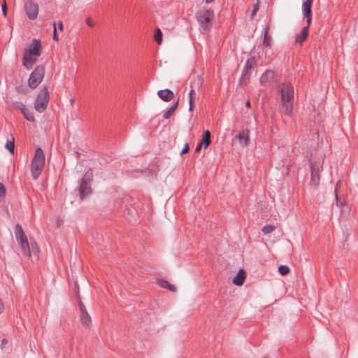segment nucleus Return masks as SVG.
<instances>
[{
  "instance_id": "1",
  "label": "nucleus",
  "mask_w": 358,
  "mask_h": 358,
  "mask_svg": "<svg viewBox=\"0 0 358 358\" xmlns=\"http://www.w3.org/2000/svg\"><path fill=\"white\" fill-rule=\"evenodd\" d=\"M281 98V110L284 115L290 116L293 112L294 90L293 86L287 83L280 86Z\"/></svg>"
},
{
  "instance_id": "2",
  "label": "nucleus",
  "mask_w": 358,
  "mask_h": 358,
  "mask_svg": "<svg viewBox=\"0 0 358 358\" xmlns=\"http://www.w3.org/2000/svg\"><path fill=\"white\" fill-rule=\"evenodd\" d=\"M45 164V156L41 148H38L31 164V176L37 179L41 175Z\"/></svg>"
},
{
  "instance_id": "3",
  "label": "nucleus",
  "mask_w": 358,
  "mask_h": 358,
  "mask_svg": "<svg viewBox=\"0 0 358 358\" xmlns=\"http://www.w3.org/2000/svg\"><path fill=\"white\" fill-rule=\"evenodd\" d=\"M50 94L47 87H43L39 91L34 103V109L38 113H43L48 107Z\"/></svg>"
},
{
  "instance_id": "4",
  "label": "nucleus",
  "mask_w": 358,
  "mask_h": 358,
  "mask_svg": "<svg viewBox=\"0 0 358 358\" xmlns=\"http://www.w3.org/2000/svg\"><path fill=\"white\" fill-rule=\"evenodd\" d=\"M14 231L16 240L20 245L24 255L28 257L31 256L29 244L22 227L19 224H17L15 227Z\"/></svg>"
},
{
  "instance_id": "5",
  "label": "nucleus",
  "mask_w": 358,
  "mask_h": 358,
  "mask_svg": "<svg viewBox=\"0 0 358 358\" xmlns=\"http://www.w3.org/2000/svg\"><path fill=\"white\" fill-rule=\"evenodd\" d=\"M197 20L204 31H210L212 27V22L214 18V13L211 10H206L197 13Z\"/></svg>"
},
{
  "instance_id": "6",
  "label": "nucleus",
  "mask_w": 358,
  "mask_h": 358,
  "mask_svg": "<svg viewBox=\"0 0 358 358\" xmlns=\"http://www.w3.org/2000/svg\"><path fill=\"white\" fill-rule=\"evenodd\" d=\"M45 74V69L43 66H38L30 74L28 80L29 87L34 90L36 89L42 82Z\"/></svg>"
},
{
  "instance_id": "7",
  "label": "nucleus",
  "mask_w": 358,
  "mask_h": 358,
  "mask_svg": "<svg viewBox=\"0 0 358 358\" xmlns=\"http://www.w3.org/2000/svg\"><path fill=\"white\" fill-rule=\"evenodd\" d=\"M92 179V171L91 169L88 170L84 177L82 178L79 187V195L81 199H83L86 196L89 195L91 192L90 182Z\"/></svg>"
},
{
  "instance_id": "8",
  "label": "nucleus",
  "mask_w": 358,
  "mask_h": 358,
  "mask_svg": "<svg viewBox=\"0 0 358 358\" xmlns=\"http://www.w3.org/2000/svg\"><path fill=\"white\" fill-rule=\"evenodd\" d=\"M310 167L311 172L310 185L313 187H317L320 180V172L322 170V166L320 164H313L310 162Z\"/></svg>"
},
{
  "instance_id": "9",
  "label": "nucleus",
  "mask_w": 358,
  "mask_h": 358,
  "mask_svg": "<svg viewBox=\"0 0 358 358\" xmlns=\"http://www.w3.org/2000/svg\"><path fill=\"white\" fill-rule=\"evenodd\" d=\"M24 52L39 57L41 52V41L36 38L33 39L29 47L25 48Z\"/></svg>"
},
{
  "instance_id": "10",
  "label": "nucleus",
  "mask_w": 358,
  "mask_h": 358,
  "mask_svg": "<svg viewBox=\"0 0 358 358\" xmlns=\"http://www.w3.org/2000/svg\"><path fill=\"white\" fill-rule=\"evenodd\" d=\"M24 8L26 14L30 20H34L36 19L38 14V7L36 3L29 1L25 3Z\"/></svg>"
},
{
  "instance_id": "11",
  "label": "nucleus",
  "mask_w": 358,
  "mask_h": 358,
  "mask_svg": "<svg viewBox=\"0 0 358 358\" xmlns=\"http://www.w3.org/2000/svg\"><path fill=\"white\" fill-rule=\"evenodd\" d=\"M38 58V57H35L32 55H29L28 53L24 52L22 57L23 66L27 70L31 69L34 64L36 62Z\"/></svg>"
},
{
  "instance_id": "12",
  "label": "nucleus",
  "mask_w": 358,
  "mask_h": 358,
  "mask_svg": "<svg viewBox=\"0 0 358 358\" xmlns=\"http://www.w3.org/2000/svg\"><path fill=\"white\" fill-rule=\"evenodd\" d=\"M314 0H306L302 4V10L303 16L306 18V22L308 26H310L311 23V6Z\"/></svg>"
},
{
  "instance_id": "13",
  "label": "nucleus",
  "mask_w": 358,
  "mask_h": 358,
  "mask_svg": "<svg viewBox=\"0 0 358 358\" xmlns=\"http://www.w3.org/2000/svg\"><path fill=\"white\" fill-rule=\"evenodd\" d=\"M157 95L162 100L166 102L170 101L174 97L173 92L169 89L159 90Z\"/></svg>"
},
{
  "instance_id": "14",
  "label": "nucleus",
  "mask_w": 358,
  "mask_h": 358,
  "mask_svg": "<svg viewBox=\"0 0 358 358\" xmlns=\"http://www.w3.org/2000/svg\"><path fill=\"white\" fill-rule=\"evenodd\" d=\"M237 138L242 146H247L249 143V131L248 129L242 130L238 134Z\"/></svg>"
},
{
  "instance_id": "15",
  "label": "nucleus",
  "mask_w": 358,
  "mask_h": 358,
  "mask_svg": "<svg viewBox=\"0 0 358 358\" xmlns=\"http://www.w3.org/2000/svg\"><path fill=\"white\" fill-rule=\"evenodd\" d=\"M245 278V273L243 269H240L236 276L233 279V283L237 286L243 284Z\"/></svg>"
},
{
  "instance_id": "16",
  "label": "nucleus",
  "mask_w": 358,
  "mask_h": 358,
  "mask_svg": "<svg viewBox=\"0 0 358 358\" xmlns=\"http://www.w3.org/2000/svg\"><path fill=\"white\" fill-rule=\"evenodd\" d=\"M309 26L308 24L304 27L301 31L296 35L295 42L302 43L308 36Z\"/></svg>"
},
{
  "instance_id": "17",
  "label": "nucleus",
  "mask_w": 358,
  "mask_h": 358,
  "mask_svg": "<svg viewBox=\"0 0 358 358\" xmlns=\"http://www.w3.org/2000/svg\"><path fill=\"white\" fill-rule=\"evenodd\" d=\"M178 106V101L173 103L169 108L164 111L163 117L164 119H169L175 112Z\"/></svg>"
},
{
  "instance_id": "18",
  "label": "nucleus",
  "mask_w": 358,
  "mask_h": 358,
  "mask_svg": "<svg viewBox=\"0 0 358 358\" xmlns=\"http://www.w3.org/2000/svg\"><path fill=\"white\" fill-rule=\"evenodd\" d=\"M157 284L162 288L167 289L171 292H176V288L174 285L169 283V281L164 280V279H158L157 280Z\"/></svg>"
},
{
  "instance_id": "19",
  "label": "nucleus",
  "mask_w": 358,
  "mask_h": 358,
  "mask_svg": "<svg viewBox=\"0 0 358 358\" xmlns=\"http://www.w3.org/2000/svg\"><path fill=\"white\" fill-rule=\"evenodd\" d=\"M80 319L81 323L86 327H90L91 325V317L87 312H85L83 313H80Z\"/></svg>"
},
{
  "instance_id": "20",
  "label": "nucleus",
  "mask_w": 358,
  "mask_h": 358,
  "mask_svg": "<svg viewBox=\"0 0 358 358\" xmlns=\"http://www.w3.org/2000/svg\"><path fill=\"white\" fill-rule=\"evenodd\" d=\"M268 30H269V25L266 24L265 25L264 28V40H263V45L266 46H269L271 44V38L268 36Z\"/></svg>"
},
{
  "instance_id": "21",
  "label": "nucleus",
  "mask_w": 358,
  "mask_h": 358,
  "mask_svg": "<svg viewBox=\"0 0 358 358\" xmlns=\"http://www.w3.org/2000/svg\"><path fill=\"white\" fill-rule=\"evenodd\" d=\"M200 143H202V145H204V148H207L208 146L210 144V132L208 130H206L204 132Z\"/></svg>"
},
{
  "instance_id": "22",
  "label": "nucleus",
  "mask_w": 358,
  "mask_h": 358,
  "mask_svg": "<svg viewBox=\"0 0 358 358\" xmlns=\"http://www.w3.org/2000/svg\"><path fill=\"white\" fill-rule=\"evenodd\" d=\"M21 113H22L24 117L28 120V121H30V122H34V114L31 111H30L27 108V106L24 108V110L23 109Z\"/></svg>"
},
{
  "instance_id": "23",
  "label": "nucleus",
  "mask_w": 358,
  "mask_h": 358,
  "mask_svg": "<svg viewBox=\"0 0 358 358\" xmlns=\"http://www.w3.org/2000/svg\"><path fill=\"white\" fill-rule=\"evenodd\" d=\"M274 76V72L273 71L267 70L266 71L261 77V82L265 83L268 81V80L272 79Z\"/></svg>"
},
{
  "instance_id": "24",
  "label": "nucleus",
  "mask_w": 358,
  "mask_h": 358,
  "mask_svg": "<svg viewBox=\"0 0 358 358\" xmlns=\"http://www.w3.org/2000/svg\"><path fill=\"white\" fill-rule=\"evenodd\" d=\"M252 66L250 63V59H248L245 64V67H244V69L242 73V76H247L248 75H250L252 73Z\"/></svg>"
},
{
  "instance_id": "25",
  "label": "nucleus",
  "mask_w": 358,
  "mask_h": 358,
  "mask_svg": "<svg viewBox=\"0 0 358 358\" xmlns=\"http://www.w3.org/2000/svg\"><path fill=\"white\" fill-rule=\"evenodd\" d=\"M12 107L15 109V110H19L20 111H22L23 109L24 110V108L26 107V106L21 101H13L12 103Z\"/></svg>"
},
{
  "instance_id": "26",
  "label": "nucleus",
  "mask_w": 358,
  "mask_h": 358,
  "mask_svg": "<svg viewBox=\"0 0 358 358\" xmlns=\"http://www.w3.org/2000/svg\"><path fill=\"white\" fill-rule=\"evenodd\" d=\"M6 148L8 149L12 154L14 153V149H15V142H14V138H12V140H8L6 145Z\"/></svg>"
},
{
  "instance_id": "27",
  "label": "nucleus",
  "mask_w": 358,
  "mask_h": 358,
  "mask_svg": "<svg viewBox=\"0 0 358 358\" xmlns=\"http://www.w3.org/2000/svg\"><path fill=\"white\" fill-rule=\"evenodd\" d=\"M155 40L158 44H161L162 41V32L159 28L155 29Z\"/></svg>"
},
{
  "instance_id": "28",
  "label": "nucleus",
  "mask_w": 358,
  "mask_h": 358,
  "mask_svg": "<svg viewBox=\"0 0 358 358\" xmlns=\"http://www.w3.org/2000/svg\"><path fill=\"white\" fill-rule=\"evenodd\" d=\"M278 271H279V273L282 275H286L287 274H288L290 271L289 270V268L287 266H285V265H281L278 267Z\"/></svg>"
},
{
  "instance_id": "29",
  "label": "nucleus",
  "mask_w": 358,
  "mask_h": 358,
  "mask_svg": "<svg viewBox=\"0 0 358 358\" xmlns=\"http://www.w3.org/2000/svg\"><path fill=\"white\" fill-rule=\"evenodd\" d=\"M275 229V227L271 224H266L262 228V232L265 234L271 233Z\"/></svg>"
},
{
  "instance_id": "30",
  "label": "nucleus",
  "mask_w": 358,
  "mask_h": 358,
  "mask_svg": "<svg viewBox=\"0 0 358 358\" xmlns=\"http://www.w3.org/2000/svg\"><path fill=\"white\" fill-rule=\"evenodd\" d=\"M6 187L3 183L0 182V202L5 198L6 196Z\"/></svg>"
},
{
  "instance_id": "31",
  "label": "nucleus",
  "mask_w": 358,
  "mask_h": 358,
  "mask_svg": "<svg viewBox=\"0 0 358 358\" xmlns=\"http://www.w3.org/2000/svg\"><path fill=\"white\" fill-rule=\"evenodd\" d=\"M195 93L194 90L192 89L189 93V110H192L193 108V94Z\"/></svg>"
},
{
  "instance_id": "32",
  "label": "nucleus",
  "mask_w": 358,
  "mask_h": 358,
  "mask_svg": "<svg viewBox=\"0 0 358 358\" xmlns=\"http://www.w3.org/2000/svg\"><path fill=\"white\" fill-rule=\"evenodd\" d=\"M340 182H338L336 183V187H335V196H336V205L338 206H340L341 205V203H342L341 201L338 199V192H337L338 187L340 185Z\"/></svg>"
},
{
  "instance_id": "33",
  "label": "nucleus",
  "mask_w": 358,
  "mask_h": 358,
  "mask_svg": "<svg viewBox=\"0 0 358 358\" xmlns=\"http://www.w3.org/2000/svg\"><path fill=\"white\" fill-rule=\"evenodd\" d=\"M53 39L55 41H59V36H58V35L57 34L56 24L55 23L53 24Z\"/></svg>"
},
{
  "instance_id": "34",
  "label": "nucleus",
  "mask_w": 358,
  "mask_h": 358,
  "mask_svg": "<svg viewBox=\"0 0 358 358\" xmlns=\"http://www.w3.org/2000/svg\"><path fill=\"white\" fill-rule=\"evenodd\" d=\"M1 8H2V13H3V15L6 16L7 14V5H6V0H3V2L1 5Z\"/></svg>"
},
{
  "instance_id": "35",
  "label": "nucleus",
  "mask_w": 358,
  "mask_h": 358,
  "mask_svg": "<svg viewBox=\"0 0 358 358\" xmlns=\"http://www.w3.org/2000/svg\"><path fill=\"white\" fill-rule=\"evenodd\" d=\"M258 10H259V5H258V3H256V4H255V5H254V6H253V9H252V13H251V17H253L256 15V13H257V12L258 11Z\"/></svg>"
},
{
  "instance_id": "36",
  "label": "nucleus",
  "mask_w": 358,
  "mask_h": 358,
  "mask_svg": "<svg viewBox=\"0 0 358 358\" xmlns=\"http://www.w3.org/2000/svg\"><path fill=\"white\" fill-rule=\"evenodd\" d=\"M189 150V148L188 143H185L184 148H182V150L180 152V155H182L184 154L187 153Z\"/></svg>"
},
{
  "instance_id": "37",
  "label": "nucleus",
  "mask_w": 358,
  "mask_h": 358,
  "mask_svg": "<svg viewBox=\"0 0 358 358\" xmlns=\"http://www.w3.org/2000/svg\"><path fill=\"white\" fill-rule=\"evenodd\" d=\"M79 306H80V313H83L85 312H87L86 308H85V306H84V304L82 302L80 303Z\"/></svg>"
},
{
  "instance_id": "38",
  "label": "nucleus",
  "mask_w": 358,
  "mask_h": 358,
  "mask_svg": "<svg viewBox=\"0 0 358 358\" xmlns=\"http://www.w3.org/2000/svg\"><path fill=\"white\" fill-rule=\"evenodd\" d=\"M86 24L91 27L94 26V22L90 18L86 19Z\"/></svg>"
},
{
  "instance_id": "39",
  "label": "nucleus",
  "mask_w": 358,
  "mask_h": 358,
  "mask_svg": "<svg viewBox=\"0 0 358 358\" xmlns=\"http://www.w3.org/2000/svg\"><path fill=\"white\" fill-rule=\"evenodd\" d=\"M3 310H4V305H3L2 299L0 298V314L1 313H3Z\"/></svg>"
},
{
  "instance_id": "40",
  "label": "nucleus",
  "mask_w": 358,
  "mask_h": 358,
  "mask_svg": "<svg viewBox=\"0 0 358 358\" xmlns=\"http://www.w3.org/2000/svg\"><path fill=\"white\" fill-rule=\"evenodd\" d=\"M202 145H202V143H200V142H199V143L197 144V145L196 146L195 152H199V151H200V150H201V148H202Z\"/></svg>"
},
{
  "instance_id": "41",
  "label": "nucleus",
  "mask_w": 358,
  "mask_h": 358,
  "mask_svg": "<svg viewBox=\"0 0 358 358\" xmlns=\"http://www.w3.org/2000/svg\"><path fill=\"white\" fill-rule=\"evenodd\" d=\"M58 26H59V29L60 31H63V23H62V22L59 21V23H58Z\"/></svg>"
},
{
  "instance_id": "42",
  "label": "nucleus",
  "mask_w": 358,
  "mask_h": 358,
  "mask_svg": "<svg viewBox=\"0 0 358 358\" xmlns=\"http://www.w3.org/2000/svg\"><path fill=\"white\" fill-rule=\"evenodd\" d=\"M74 155H76V157L78 159V158H80V153L79 152H78V151H75V152H74Z\"/></svg>"
},
{
  "instance_id": "43",
  "label": "nucleus",
  "mask_w": 358,
  "mask_h": 358,
  "mask_svg": "<svg viewBox=\"0 0 358 358\" xmlns=\"http://www.w3.org/2000/svg\"><path fill=\"white\" fill-rule=\"evenodd\" d=\"M6 343H7V340H6V339H5V338H4V339H3V340L1 341V347H2L3 345L6 344Z\"/></svg>"
},
{
  "instance_id": "44",
  "label": "nucleus",
  "mask_w": 358,
  "mask_h": 358,
  "mask_svg": "<svg viewBox=\"0 0 358 358\" xmlns=\"http://www.w3.org/2000/svg\"><path fill=\"white\" fill-rule=\"evenodd\" d=\"M246 106H248V107H250V101H248L246 102Z\"/></svg>"
},
{
  "instance_id": "45",
  "label": "nucleus",
  "mask_w": 358,
  "mask_h": 358,
  "mask_svg": "<svg viewBox=\"0 0 358 358\" xmlns=\"http://www.w3.org/2000/svg\"><path fill=\"white\" fill-rule=\"evenodd\" d=\"M214 1H215V0H206V2L207 3H211V2Z\"/></svg>"
},
{
  "instance_id": "46",
  "label": "nucleus",
  "mask_w": 358,
  "mask_h": 358,
  "mask_svg": "<svg viewBox=\"0 0 358 358\" xmlns=\"http://www.w3.org/2000/svg\"><path fill=\"white\" fill-rule=\"evenodd\" d=\"M265 358H268V357H265Z\"/></svg>"
}]
</instances>
